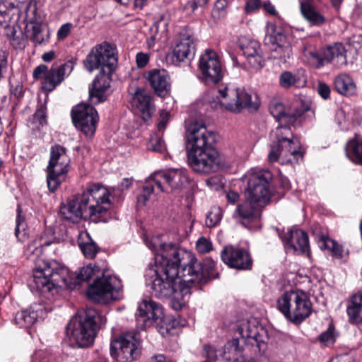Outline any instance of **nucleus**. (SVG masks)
<instances>
[{
    "mask_svg": "<svg viewBox=\"0 0 362 362\" xmlns=\"http://www.w3.org/2000/svg\"><path fill=\"white\" fill-rule=\"evenodd\" d=\"M272 174L269 170H253L248 175L246 196L248 199L254 200L259 205L269 204L272 192L271 182Z\"/></svg>",
    "mask_w": 362,
    "mask_h": 362,
    "instance_id": "nucleus-11",
    "label": "nucleus"
},
{
    "mask_svg": "<svg viewBox=\"0 0 362 362\" xmlns=\"http://www.w3.org/2000/svg\"><path fill=\"white\" fill-rule=\"evenodd\" d=\"M117 63L115 49L106 42L93 47L83 61L84 67L89 72L100 69V72L107 71V74H112Z\"/></svg>",
    "mask_w": 362,
    "mask_h": 362,
    "instance_id": "nucleus-10",
    "label": "nucleus"
},
{
    "mask_svg": "<svg viewBox=\"0 0 362 362\" xmlns=\"http://www.w3.org/2000/svg\"><path fill=\"white\" fill-rule=\"evenodd\" d=\"M47 72V66L45 64H40L34 69L33 76L35 79H38L41 78L42 75L45 76Z\"/></svg>",
    "mask_w": 362,
    "mask_h": 362,
    "instance_id": "nucleus-63",
    "label": "nucleus"
},
{
    "mask_svg": "<svg viewBox=\"0 0 362 362\" xmlns=\"http://www.w3.org/2000/svg\"><path fill=\"white\" fill-rule=\"evenodd\" d=\"M100 72L94 78L89 90V98L93 104H98L105 100V92L110 87V76L111 74Z\"/></svg>",
    "mask_w": 362,
    "mask_h": 362,
    "instance_id": "nucleus-27",
    "label": "nucleus"
},
{
    "mask_svg": "<svg viewBox=\"0 0 362 362\" xmlns=\"http://www.w3.org/2000/svg\"><path fill=\"white\" fill-rule=\"evenodd\" d=\"M135 317L137 326L145 329L163 317V310L159 303L151 298H146L139 304Z\"/></svg>",
    "mask_w": 362,
    "mask_h": 362,
    "instance_id": "nucleus-16",
    "label": "nucleus"
},
{
    "mask_svg": "<svg viewBox=\"0 0 362 362\" xmlns=\"http://www.w3.org/2000/svg\"><path fill=\"white\" fill-rule=\"evenodd\" d=\"M272 135L274 136L273 143L278 144L285 143V144L289 145V141H292L293 133L291 128L288 125L279 126Z\"/></svg>",
    "mask_w": 362,
    "mask_h": 362,
    "instance_id": "nucleus-39",
    "label": "nucleus"
},
{
    "mask_svg": "<svg viewBox=\"0 0 362 362\" xmlns=\"http://www.w3.org/2000/svg\"><path fill=\"white\" fill-rule=\"evenodd\" d=\"M7 57L8 54L6 52L0 51V78L3 77V74L7 70Z\"/></svg>",
    "mask_w": 362,
    "mask_h": 362,
    "instance_id": "nucleus-61",
    "label": "nucleus"
},
{
    "mask_svg": "<svg viewBox=\"0 0 362 362\" xmlns=\"http://www.w3.org/2000/svg\"><path fill=\"white\" fill-rule=\"evenodd\" d=\"M74 62L67 61L57 68H52L46 74L42 82V88L45 92H51L61 83L66 75H69L73 70Z\"/></svg>",
    "mask_w": 362,
    "mask_h": 362,
    "instance_id": "nucleus-23",
    "label": "nucleus"
},
{
    "mask_svg": "<svg viewBox=\"0 0 362 362\" xmlns=\"http://www.w3.org/2000/svg\"><path fill=\"white\" fill-rule=\"evenodd\" d=\"M305 112V110L303 107L296 106L286 107L282 122L291 125L298 124L300 122L301 117Z\"/></svg>",
    "mask_w": 362,
    "mask_h": 362,
    "instance_id": "nucleus-40",
    "label": "nucleus"
},
{
    "mask_svg": "<svg viewBox=\"0 0 362 362\" xmlns=\"http://www.w3.org/2000/svg\"><path fill=\"white\" fill-rule=\"evenodd\" d=\"M227 349L233 354V362H257L252 358H249L244 354V349L240 346L238 339H233L228 343Z\"/></svg>",
    "mask_w": 362,
    "mask_h": 362,
    "instance_id": "nucleus-37",
    "label": "nucleus"
},
{
    "mask_svg": "<svg viewBox=\"0 0 362 362\" xmlns=\"http://www.w3.org/2000/svg\"><path fill=\"white\" fill-rule=\"evenodd\" d=\"M87 242L78 241V245L83 252L84 256L88 259H93L98 253L99 248L96 244L90 238L89 235L86 234Z\"/></svg>",
    "mask_w": 362,
    "mask_h": 362,
    "instance_id": "nucleus-42",
    "label": "nucleus"
},
{
    "mask_svg": "<svg viewBox=\"0 0 362 362\" xmlns=\"http://www.w3.org/2000/svg\"><path fill=\"white\" fill-rule=\"evenodd\" d=\"M227 6V0H216L214 6V13H217L218 16L223 15L226 13Z\"/></svg>",
    "mask_w": 362,
    "mask_h": 362,
    "instance_id": "nucleus-58",
    "label": "nucleus"
},
{
    "mask_svg": "<svg viewBox=\"0 0 362 362\" xmlns=\"http://www.w3.org/2000/svg\"><path fill=\"white\" fill-rule=\"evenodd\" d=\"M30 25L32 30L30 39L33 42L41 45L44 42L47 41L49 35H47L46 39L42 36V26L39 21H37L36 19L35 21H31Z\"/></svg>",
    "mask_w": 362,
    "mask_h": 362,
    "instance_id": "nucleus-45",
    "label": "nucleus"
},
{
    "mask_svg": "<svg viewBox=\"0 0 362 362\" xmlns=\"http://www.w3.org/2000/svg\"><path fill=\"white\" fill-rule=\"evenodd\" d=\"M236 333L245 339L252 346H255L259 351L266 348L267 337L266 331L250 321H243L237 327Z\"/></svg>",
    "mask_w": 362,
    "mask_h": 362,
    "instance_id": "nucleus-19",
    "label": "nucleus"
},
{
    "mask_svg": "<svg viewBox=\"0 0 362 362\" xmlns=\"http://www.w3.org/2000/svg\"><path fill=\"white\" fill-rule=\"evenodd\" d=\"M25 255L35 263L32 286L42 293L52 291L60 282V276L65 269L56 261H47L40 258L42 254V245L33 241L28 244Z\"/></svg>",
    "mask_w": 362,
    "mask_h": 362,
    "instance_id": "nucleus-4",
    "label": "nucleus"
},
{
    "mask_svg": "<svg viewBox=\"0 0 362 362\" xmlns=\"http://www.w3.org/2000/svg\"><path fill=\"white\" fill-rule=\"evenodd\" d=\"M261 6L260 0H247L245 5V11L247 14L257 11Z\"/></svg>",
    "mask_w": 362,
    "mask_h": 362,
    "instance_id": "nucleus-57",
    "label": "nucleus"
},
{
    "mask_svg": "<svg viewBox=\"0 0 362 362\" xmlns=\"http://www.w3.org/2000/svg\"><path fill=\"white\" fill-rule=\"evenodd\" d=\"M71 26H72V24L70 23H67L62 25L57 32L58 39L63 40V39L66 38L69 35V34L71 31Z\"/></svg>",
    "mask_w": 362,
    "mask_h": 362,
    "instance_id": "nucleus-60",
    "label": "nucleus"
},
{
    "mask_svg": "<svg viewBox=\"0 0 362 362\" xmlns=\"http://www.w3.org/2000/svg\"><path fill=\"white\" fill-rule=\"evenodd\" d=\"M70 158L66 149L59 144H55L50 148V157L47 167V183L50 192H54L66 180L69 170Z\"/></svg>",
    "mask_w": 362,
    "mask_h": 362,
    "instance_id": "nucleus-8",
    "label": "nucleus"
},
{
    "mask_svg": "<svg viewBox=\"0 0 362 362\" xmlns=\"http://www.w3.org/2000/svg\"><path fill=\"white\" fill-rule=\"evenodd\" d=\"M199 69L206 83H218L224 76L221 59L217 53L211 49H206L200 56Z\"/></svg>",
    "mask_w": 362,
    "mask_h": 362,
    "instance_id": "nucleus-14",
    "label": "nucleus"
},
{
    "mask_svg": "<svg viewBox=\"0 0 362 362\" xmlns=\"http://www.w3.org/2000/svg\"><path fill=\"white\" fill-rule=\"evenodd\" d=\"M38 314L37 311L28 309L16 313L14 321L21 327H30L37 320Z\"/></svg>",
    "mask_w": 362,
    "mask_h": 362,
    "instance_id": "nucleus-36",
    "label": "nucleus"
},
{
    "mask_svg": "<svg viewBox=\"0 0 362 362\" xmlns=\"http://www.w3.org/2000/svg\"><path fill=\"white\" fill-rule=\"evenodd\" d=\"M158 321H159V322L158 324L157 328L160 334L163 337H166L170 334L171 331L174 327L173 324L169 322L168 320L163 319V317L159 319Z\"/></svg>",
    "mask_w": 362,
    "mask_h": 362,
    "instance_id": "nucleus-51",
    "label": "nucleus"
},
{
    "mask_svg": "<svg viewBox=\"0 0 362 362\" xmlns=\"http://www.w3.org/2000/svg\"><path fill=\"white\" fill-rule=\"evenodd\" d=\"M162 238L153 236L146 240L148 247L155 253V264L146 274L151 294L160 299L170 297L177 291V279L181 280L180 285L206 281L211 267L198 262L192 252L163 243Z\"/></svg>",
    "mask_w": 362,
    "mask_h": 362,
    "instance_id": "nucleus-1",
    "label": "nucleus"
},
{
    "mask_svg": "<svg viewBox=\"0 0 362 362\" xmlns=\"http://www.w3.org/2000/svg\"><path fill=\"white\" fill-rule=\"evenodd\" d=\"M63 268L65 272L60 276V282L57 286H62V283L69 289H74L77 286L95 277L93 283L89 284L87 288L86 293L90 300L97 303L105 304L112 300L119 298L120 281L111 275L105 276L103 274L102 276L99 277L101 269L98 265L89 264L79 269L78 272L69 274L67 278L65 276L68 271L66 268Z\"/></svg>",
    "mask_w": 362,
    "mask_h": 362,
    "instance_id": "nucleus-3",
    "label": "nucleus"
},
{
    "mask_svg": "<svg viewBox=\"0 0 362 362\" xmlns=\"http://www.w3.org/2000/svg\"><path fill=\"white\" fill-rule=\"evenodd\" d=\"M320 0H299L303 18L313 26H321L326 22L324 15L317 9Z\"/></svg>",
    "mask_w": 362,
    "mask_h": 362,
    "instance_id": "nucleus-25",
    "label": "nucleus"
},
{
    "mask_svg": "<svg viewBox=\"0 0 362 362\" xmlns=\"http://www.w3.org/2000/svg\"><path fill=\"white\" fill-rule=\"evenodd\" d=\"M279 146L280 155L281 156L283 162H292L291 157H293V159L296 160H298L299 157H302L300 151V145L298 142H295L293 140H292L289 141V145L285 144V143H282L280 144Z\"/></svg>",
    "mask_w": 362,
    "mask_h": 362,
    "instance_id": "nucleus-35",
    "label": "nucleus"
},
{
    "mask_svg": "<svg viewBox=\"0 0 362 362\" xmlns=\"http://www.w3.org/2000/svg\"><path fill=\"white\" fill-rule=\"evenodd\" d=\"M222 216V210L219 206H212L206 215V226L208 228L215 227L220 223Z\"/></svg>",
    "mask_w": 362,
    "mask_h": 362,
    "instance_id": "nucleus-44",
    "label": "nucleus"
},
{
    "mask_svg": "<svg viewBox=\"0 0 362 362\" xmlns=\"http://www.w3.org/2000/svg\"><path fill=\"white\" fill-rule=\"evenodd\" d=\"M281 158L280 155V146L276 143H274L271 146V151L268 155V160L270 163H274Z\"/></svg>",
    "mask_w": 362,
    "mask_h": 362,
    "instance_id": "nucleus-56",
    "label": "nucleus"
},
{
    "mask_svg": "<svg viewBox=\"0 0 362 362\" xmlns=\"http://www.w3.org/2000/svg\"><path fill=\"white\" fill-rule=\"evenodd\" d=\"M337 91L344 95H352L356 91V86L353 79L347 74H342L336 76L334 81Z\"/></svg>",
    "mask_w": 362,
    "mask_h": 362,
    "instance_id": "nucleus-32",
    "label": "nucleus"
},
{
    "mask_svg": "<svg viewBox=\"0 0 362 362\" xmlns=\"http://www.w3.org/2000/svg\"><path fill=\"white\" fill-rule=\"evenodd\" d=\"M195 52L194 39L188 34H183L173 51V59L176 62L191 60Z\"/></svg>",
    "mask_w": 362,
    "mask_h": 362,
    "instance_id": "nucleus-26",
    "label": "nucleus"
},
{
    "mask_svg": "<svg viewBox=\"0 0 362 362\" xmlns=\"http://www.w3.org/2000/svg\"><path fill=\"white\" fill-rule=\"evenodd\" d=\"M216 134L201 123L191 124L186 134L188 163L192 169L202 174L217 172L223 166V160L216 148Z\"/></svg>",
    "mask_w": 362,
    "mask_h": 362,
    "instance_id": "nucleus-2",
    "label": "nucleus"
},
{
    "mask_svg": "<svg viewBox=\"0 0 362 362\" xmlns=\"http://www.w3.org/2000/svg\"><path fill=\"white\" fill-rule=\"evenodd\" d=\"M149 57L147 54H144L143 52H139L136 56V61L138 67L143 68L144 67L148 62Z\"/></svg>",
    "mask_w": 362,
    "mask_h": 362,
    "instance_id": "nucleus-64",
    "label": "nucleus"
},
{
    "mask_svg": "<svg viewBox=\"0 0 362 362\" xmlns=\"http://www.w3.org/2000/svg\"><path fill=\"white\" fill-rule=\"evenodd\" d=\"M110 354L118 362H132L137 360L141 354V342L138 334L128 332L112 341Z\"/></svg>",
    "mask_w": 362,
    "mask_h": 362,
    "instance_id": "nucleus-12",
    "label": "nucleus"
},
{
    "mask_svg": "<svg viewBox=\"0 0 362 362\" xmlns=\"http://www.w3.org/2000/svg\"><path fill=\"white\" fill-rule=\"evenodd\" d=\"M282 240L287 250L300 254H309L308 234L299 229H290L283 237Z\"/></svg>",
    "mask_w": 362,
    "mask_h": 362,
    "instance_id": "nucleus-22",
    "label": "nucleus"
},
{
    "mask_svg": "<svg viewBox=\"0 0 362 362\" xmlns=\"http://www.w3.org/2000/svg\"><path fill=\"white\" fill-rule=\"evenodd\" d=\"M286 110V107L279 101L273 100L269 104L270 113L279 122H282Z\"/></svg>",
    "mask_w": 362,
    "mask_h": 362,
    "instance_id": "nucleus-48",
    "label": "nucleus"
},
{
    "mask_svg": "<svg viewBox=\"0 0 362 362\" xmlns=\"http://www.w3.org/2000/svg\"><path fill=\"white\" fill-rule=\"evenodd\" d=\"M264 205H259L258 202L250 199L237 206L234 216L242 220L252 221L260 217L262 209Z\"/></svg>",
    "mask_w": 362,
    "mask_h": 362,
    "instance_id": "nucleus-28",
    "label": "nucleus"
},
{
    "mask_svg": "<svg viewBox=\"0 0 362 362\" xmlns=\"http://www.w3.org/2000/svg\"><path fill=\"white\" fill-rule=\"evenodd\" d=\"M196 249L201 254L209 252L213 249L212 243L209 239L202 236L196 243Z\"/></svg>",
    "mask_w": 362,
    "mask_h": 362,
    "instance_id": "nucleus-50",
    "label": "nucleus"
},
{
    "mask_svg": "<svg viewBox=\"0 0 362 362\" xmlns=\"http://www.w3.org/2000/svg\"><path fill=\"white\" fill-rule=\"evenodd\" d=\"M222 261L229 267L238 270H250L252 260L249 252L241 247L233 245L226 246L221 252Z\"/></svg>",
    "mask_w": 362,
    "mask_h": 362,
    "instance_id": "nucleus-17",
    "label": "nucleus"
},
{
    "mask_svg": "<svg viewBox=\"0 0 362 362\" xmlns=\"http://www.w3.org/2000/svg\"><path fill=\"white\" fill-rule=\"evenodd\" d=\"M292 54L291 43H286L284 45H276L272 48V56L274 59L286 61L289 59Z\"/></svg>",
    "mask_w": 362,
    "mask_h": 362,
    "instance_id": "nucleus-43",
    "label": "nucleus"
},
{
    "mask_svg": "<svg viewBox=\"0 0 362 362\" xmlns=\"http://www.w3.org/2000/svg\"><path fill=\"white\" fill-rule=\"evenodd\" d=\"M318 244L321 249L327 250L331 252L334 257L339 259L342 257V247L334 240L326 236H322L319 240Z\"/></svg>",
    "mask_w": 362,
    "mask_h": 362,
    "instance_id": "nucleus-38",
    "label": "nucleus"
},
{
    "mask_svg": "<svg viewBox=\"0 0 362 362\" xmlns=\"http://www.w3.org/2000/svg\"><path fill=\"white\" fill-rule=\"evenodd\" d=\"M170 119V113L168 111L162 110L160 113L158 129L160 132L165 129L167 123Z\"/></svg>",
    "mask_w": 362,
    "mask_h": 362,
    "instance_id": "nucleus-59",
    "label": "nucleus"
},
{
    "mask_svg": "<svg viewBox=\"0 0 362 362\" xmlns=\"http://www.w3.org/2000/svg\"><path fill=\"white\" fill-rule=\"evenodd\" d=\"M106 320L95 308H88L76 315L66 326V333L70 341L79 348L89 347L93 344L97 330Z\"/></svg>",
    "mask_w": 362,
    "mask_h": 362,
    "instance_id": "nucleus-5",
    "label": "nucleus"
},
{
    "mask_svg": "<svg viewBox=\"0 0 362 362\" xmlns=\"http://www.w3.org/2000/svg\"><path fill=\"white\" fill-rule=\"evenodd\" d=\"M271 42H272L273 47L276 45H285L286 43H290L286 37L281 32L274 31L271 35Z\"/></svg>",
    "mask_w": 362,
    "mask_h": 362,
    "instance_id": "nucleus-55",
    "label": "nucleus"
},
{
    "mask_svg": "<svg viewBox=\"0 0 362 362\" xmlns=\"http://www.w3.org/2000/svg\"><path fill=\"white\" fill-rule=\"evenodd\" d=\"M230 95L232 99L226 103V107L231 112H239L244 108L253 112L259 108V104L257 98L253 100L252 95L244 89L230 90Z\"/></svg>",
    "mask_w": 362,
    "mask_h": 362,
    "instance_id": "nucleus-20",
    "label": "nucleus"
},
{
    "mask_svg": "<svg viewBox=\"0 0 362 362\" xmlns=\"http://www.w3.org/2000/svg\"><path fill=\"white\" fill-rule=\"evenodd\" d=\"M148 148L156 152H163L165 150V144L161 136L153 135L148 144Z\"/></svg>",
    "mask_w": 362,
    "mask_h": 362,
    "instance_id": "nucleus-49",
    "label": "nucleus"
},
{
    "mask_svg": "<svg viewBox=\"0 0 362 362\" xmlns=\"http://www.w3.org/2000/svg\"><path fill=\"white\" fill-rule=\"evenodd\" d=\"M318 339L321 343L325 345L332 344L335 341V336L333 329L331 327H329L325 332H322L319 336Z\"/></svg>",
    "mask_w": 362,
    "mask_h": 362,
    "instance_id": "nucleus-54",
    "label": "nucleus"
},
{
    "mask_svg": "<svg viewBox=\"0 0 362 362\" xmlns=\"http://www.w3.org/2000/svg\"><path fill=\"white\" fill-rule=\"evenodd\" d=\"M146 78L157 95L164 97L170 92V78L166 70H150L146 72Z\"/></svg>",
    "mask_w": 362,
    "mask_h": 362,
    "instance_id": "nucleus-24",
    "label": "nucleus"
},
{
    "mask_svg": "<svg viewBox=\"0 0 362 362\" xmlns=\"http://www.w3.org/2000/svg\"><path fill=\"white\" fill-rule=\"evenodd\" d=\"M59 213L64 219L73 223L82 219L81 214L74 196L69 199L66 204H62L60 206Z\"/></svg>",
    "mask_w": 362,
    "mask_h": 362,
    "instance_id": "nucleus-33",
    "label": "nucleus"
},
{
    "mask_svg": "<svg viewBox=\"0 0 362 362\" xmlns=\"http://www.w3.org/2000/svg\"><path fill=\"white\" fill-rule=\"evenodd\" d=\"M347 303L346 314L349 322L352 325L362 323V293L351 296Z\"/></svg>",
    "mask_w": 362,
    "mask_h": 362,
    "instance_id": "nucleus-30",
    "label": "nucleus"
},
{
    "mask_svg": "<svg viewBox=\"0 0 362 362\" xmlns=\"http://www.w3.org/2000/svg\"><path fill=\"white\" fill-rule=\"evenodd\" d=\"M20 10L16 0L0 1V28L4 29V35L13 39L16 35L14 24L18 19Z\"/></svg>",
    "mask_w": 362,
    "mask_h": 362,
    "instance_id": "nucleus-18",
    "label": "nucleus"
},
{
    "mask_svg": "<svg viewBox=\"0 0 362 362\" xmlns=\"http://www.w3.org/2000/svg\"><path fill=\"white\" fill-rule=\"evenodd\" d=\"M196 284H185L179 286V291L172 294L171 305L175 310H180L186 303L185 297L191 294L190 288Z\"/></svg>",
    "mask_w": 362,
    "mask_h": 362,
    "instance_id": "nucleus-34",
    "label": "nucleus"
},
{
    "mask_svg": "<svg viewBox=\"0 0 362 362\" xmlns=\"http://www.w3.org/2000/svg\"><path fill=\"white\" fill-rule=\"evenodd\" d=\"M71 119L74 126L87 136H92L95 130L98 116L95 109L85 103H81L71 110Z\"/></svg>",
    "mask_w": 362,
    "mask_h": 362,
    "instance_id": "nucleus-15",
    "label": "nucleus"
},
{
    "mask_svg": "<svg viewBox=\"0 0 362 362\" xmlns=\"http://www.w3.org/2000/svg\"><path fill=\"white\" fill-rule=\"evenodd\" d=\"M250 66L254 69H259L264 65V61L262 56V52L246 57Z\"/></svg>",
    "mask_w": 362,
    "mask_h": 362,
    "instance_id": "nucleus-53",
    "label": "nucleus"
},
{
    "mask_svg": "<svg viewBox=\"0 0 362 362\" xmlns=\"http://www.w3.org/2000/svg\"><path fill=\"white\" fill-rule=\"evenodd\" d=\"M22 210L18 204L17 207L16 226L15 228V235L19 241H25L28 238L26 233V223L25 217L21 215Z\"/></svg>",
    "mask_w": 362,
    "mask_h": 362,
    "instance_id": "nucleus-41",
    "label": "nucleus"
},
{
    "mask_svg": "<svg viewBox=\"0 0 362 362\" xmlns=\"http://www.w3.org/2000/svg\"><path fill=\"white\" fill-rule=\"evenodd\" d=\"M242 49L245 57L262 52L259 44L256 41L249 42L247 45L242 47Z\"/></svg>",
    "mask_w": 362,
    "mask_h": 362,
    "instance_id": "nucleus-52",
    "label": "nucleus"
},
{
    "mask_svg": "<svg viewBox=\"0 0 362 362\" xmlns=\"http://www.w3.org/2000/svg\"><path fill=\"white\" fill-rule=\"evenodd\" d=\"M317 92L322 98L327 99L329 97L330 88L326 83H320L317 86Z\"/></svg>",
    "mask_w": 362,
    "mask_h": 362,
    "instance_id": "nucleus-62",
    "label": "nucleus"
},
{
    "mask_svg": "<svg viewBox=\"0 0 362 362\" xmlns=\"http://www.w3.org/2000/svg\"><path fill=\"white\" fill-rule=\"evenodd\" d=\"M131 104L140 113L144 120L150 119L155 111L151 95L142 88H136L132 93Z\"/></svg>",
    "mask_w": 362,
    "mask_h": 362,
    "instance_id": "nucleus-21",
    "label": "nucleus"
},
{
    "mask_svg": "<svg viewBox=\"0 0 362 362\" xmlns=\"http://www.w3.org/2000/svg\"><path fill=\"white\" fill-rule=\"evenodd\" d=\"M151 179L160 192L170 191L179 193L189 187L192 182L187 171L182 168L156 171L151 175Z\"/></svg>",
    "mask_w": 362,
    "mask_h": 362,
    "instance_id": "nucleus-9",
    "label": "nucleus"
},
{
    "mask_svg": "<svg viewBox=\"0 0 362 362\" xmlns=\"http://www.w3.org/2000/svg\"><path fill=\"white\" fill-rule=\"evenodd\" d=\"M346 52L341 43H335L319 51L305 49L304 56L308 64L315 69H320L332 62L341 67L347 64Z\"/></svg>",
    "mask_w": 362,
    "mask_h": 362,
    "instance_id": "nucleus-13",
    "label": "nucleus"
},
{
    "mask_svg": "<svg viewBox=\"0 0 362 362\" xmlns=\"http://www.w3.org/2000/svg\"><path fill=\"white\" fill-rule=\"evenodd\" d=\"M277 308L288 320L298 325L311 315L312 303L305 291L291 290L278 298Z\"/></svg>",
    "mask_w": 362,
    "mask_h": 362,
    "instance_id": "nucleus-7",
    "label": "nucleus"
},
{
    "mask_svg": "<svg viewBox=\"0 0 362 362\" xmlns=\"http://www.w3.org/2000/svg\"><path fill=\"white\" fill-rule=\"evenodd\" d=\"M156 185L154 182L151 179V175L148 177L146 185L143 187L142 193L138 197V202L145 204L146 202L148 199L150 195L155 192Z\"/></svg>",
    "mask_w": 362,
    "mask_h": 362,
    "instance_id": "nucleus-47",
    "label": "nucleus"
},
{
    "mask_svg": "<svg viewBox=\"0 0 362 362\" xmlns=\"http://www.w3.org/2000/svg\"><path fill=\"white\" fill-rule=\"evenodd\" d=\"M347 158L354 163L362 165V138L355 134L345 146Z\"/></svg>",
    "mask_w": 362,
    "mask_h": 362,
    "instance_id": "nucleus-31",
    "label": "nucleus"
},
{
    "mask_svg": "<svg viewBox=\"0 0 362 362\" xmlns=\"http://www.w3.org/2000/svg\"><path fill=\"white\" fill-rule=\"evenodd\" d=\"M82 219L92 222L103 221L109 204L108 190L100 184H90L81 194L74 195Z\"/></svg>",
    "mask_w": 362,
    "mask_h": 362,
    "instance_id": "nucleus-6",
    "label": "nucleus"
},
{
    "mask_svg": "<svg viewBox=\"0 0 362 362\" xmlns=\"http://www.w3.org/2000/svg\"><path fill=\"white\" fill-rule=\"evenodd\" d=\"M32 124L35 127L40 129L47 124L46 107L40 105L33 116Z\"/></svg>",
    "mask_w": 362,
    "mask_h": 362,
    "instance_id": "nucleus-46",
    "label": "nucleus"
},
{
    "mask_svg": "<svg viewBox=\"0 0 362 362\" xmlns=\"http://www.w3.org/2000/svg\"><path fill=\"white\" fill-rule=\"evenodd\" d=\"M306 83L307 76L303 69H297L294 72L284 71L279 76V86L284 89L302 88L305 86Z\"/></svg>",
    "mask_w": 362,
    "mask_h": 362,
    "instance_id": "nucleus-29",
    "label": "nucleus"
}]
</instances>
